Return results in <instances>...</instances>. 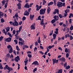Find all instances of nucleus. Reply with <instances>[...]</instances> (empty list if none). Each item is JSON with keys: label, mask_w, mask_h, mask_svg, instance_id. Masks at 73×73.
Returning a JSON list of instances; mask_svg holds the SVG:
<instances>
[{"label": "nucleus", "mask_w": 73, "mask_h": 73, "mask_svg": "<svg viewBox=\"0 0 73 73\" xmlns=\"http://www.w3.org/2000/svg\"><path fill=\"white\" fill-rule=\"evenodd\" d=\"M53 18L54 19H52L51 21V23L52 24L54 23L56 21H57L58 20L59 17L58 16L55 15V16H53Z\"/></svg>", "instance_id": "f257e3e1"}, {"label": "nucleus", "mask_w": 73, "mask_h": 73, "mask_svg": "<svg viewBox=\"0 0 73 73\" xmlns=\"http://www.w3.org/2000/svg\"><path fill=\"white\" fill-rule=\"evenodd\" d=\"M46 9L44 8V9H41L40 10V14L41 15H44L45 13Z\"/></svg>", "instance_id": "f03ea898"}, {"label": "nucleus", "mask_w": 73, "mask_h": 73, "mask_svg": "<svg viewBox=\"0 0 73 73\" xmlns=\"http://www.w3.org/2000/svg\"><path fill=\"white\" fill-rule=\"evenodd\" d=\"M19 45H20L21 44V45H23V43L24 42V41L22 38H19Z\"/></svg>", "instance_id": "7ed1b4c3"}, {"label": "nucleus", "mask_w": 73, "mask_h": 73, "mask_svg": "<svg viewBox=\"0 0 73 73\" xmlns=\"http://www.w3.org/2000/svg\"><path fill=\"white\" fill-rule=\"evenodd\" d=\"M12 40V38L11 37H8L7 38H5V39L4 41L8 42H9L11 41Z\"/></svg>", "instance_id": "20e7f679"}, {"label": "nucleus", "mask_w": 73, "mask_h": 73, "mask_svg": "<svg viewBox=\"0 0 73 73\" xmlns=\"http://www.w3.org/2000/svg\"><path fill=\"white\" fill-rule=\"evenodd\" d=\"M14 22L13 23V26H17L19 25V23L17 22L16 19L14 20Z\"/></svg>", "instance_id": "39448f33"}, {"label": "nucleus", "mask_w": 73, "mask_h": 73, "mask_svg": "<svg viewBox=\"0 0 73 73\" xmlns=\"http://www.w3.org/2000/svg\"><path fill=\"white\" fill-rule=\"evenodd\" d=\"M32 65H34L35 66H39V63L38 62V61H35L34 62H33L32 64Z\"/></svg>", "instance_id": "423d86ee"}, {"label": "nucleus", "mask_w": 73, "mask_h": 73, "mask_svg": "<svg viewBox=\"0 0 73 73\" xmlns=\"http://www.w3.org/2000/svg\"><path fill=\"white\" fill-rule=\"evenodd\" d=\"M6 69H7L9 71H10L11 70H13V68L11 67H9L8 65H6Z\"/></svg>", "instance_id": "0eeeda50"}, {"label": "nucleus", "mask_w": 73, "mask_h": 73, "mask_svg": "<svg viewBox=\"0 0 73 73\" xmlns=\"http://www.w3.org/2000/svg\"><path fill=\"white\" fill-rule=\"evenodd\" d=\"M59 9H56L54 10V11L53 12V14L54 15L56 13H57L58 15L59 14Z\"/></svg>", "instance_id": "6e6552de"}, {"label": "nucleus", "mask_w": 73, "mask_h": 73, "mask_svg": "<svg viewBox=\"0 0 73 73\" xmlns=\"http://www.w3.org/2000/svg\"><path fill=\"white\" fill-rule=\"evenodd\" d=\"M57 6L58 8L61 7V5H62V3L61 2H59L57 3Z\"/></svg>", "instance_id": "1a4fd4ad"}, {"label": "nucleus", "mask_w": 73, "mask_h": 73, "mask_svg": "<svg viewBox=\"0 0 73 73\" xmlns=\"http://www.w3.org/2000/svg\"><path fill=\"white\" fill-rule=\"evenodd\" d=\"M15 60L16 62H19V60H20V58H19V56H17L15 58Z\"/></svg>", "instance_id": "9d476101"}, {"label": "nucleus", "mask_w": 73, "mask_h": 73, "mask_svg": "<svg viewBox=\"0 0 73 73\" xmlns=\"http://www.w3.org/2000/svg\"><path fill=\"white\" fill-rule=\"evenodd\" d=\"M29 15V13L27 11H26L24 13V15L25 16H28Z\"/></svg>", "instance_id": "9b49d317"}, {"label": "nucleus", "mask_w": 73, "mask_h": 73, "mask_svg": "<svg viewBox=\"0 0 73 73\" xmlns=\"http://www.w3.org/2000/svg\"><path fill=\"white\" fill-rule=\"evenodd\" d=\"M24 7L26 8H30V5L28 3H26Z\"/></svg>", "instance_id": "f8f14e48"}, {"label": "nucleus", "mask_w": 73, "mask_h": 73, "mask_svg": "<svg viewBox=\"0 0 73 73\" xmlns=\"http://www.w3.org/2000/svg\"><path fill=\"white\" fill-rule=\"evenodd\" d=\"M59 60L64 62H65L66 61L65 58L64 57H62V58H60Z\"/></svg>", "instance_id": "ddd939ff"}, {"label": "nucleus", "mask_w": 73, "mask_h": 73, "mask_svg": "<svg viewBox=\"0 0 73 73\" xmlns=\"http://www.w3.org/2000/svg\"><path fill=\"white\" fill-rule=\"evenodd\" d=\"M34 15H31V14L29 16L30 19L31 20H33L34 18Z\"/></svg>", "instance_id": "4468645a"}, {"label": "nucleus", "mask_w": 73, "mask_h": 73, "mask_svg": "<svg viewBox=\"0 0 73 73\" xmlns=\"http://www.w3.org/2000/svg\"><path fill=\"white\" fill-rule=\"evenodd\" d=\"M70 49L69 48L68 49V48H66V49L65 50V52L66 53H67L68 52V54H70Z\"/></svg>", "instance_id": "2eb2a0df"}, {"label": "nucleus", "mask_w": 73, "mask_h": 73, "mask_svg": "<svg viewBox=\"0 0 73 73\" xmlns=\"http://www.w3.org/2000/svg\"><path fill=\"white\" fill-rule=\"evenodd\" d=\"M4 16V14L2 12H0V19L2 18Z\"/></svg>", "instance_id": "dca6fc26"}, {"label": "nucleus", "mask_w": 73, "mask_h": 73, "mask_svg": "<svg viewBox=\"0 0 73 73\" xmlns=\"http://www.w3.org/2000/svg\"><path fill=\"white\" fill-rule=\"evenodd\" d=\"M50 11H51V9L50 7H48V8L47 9V13L48 14L49 12H50Z\"/></svg>", "instance_id": "f3484780"}, {"label": "nucleus", "mask_w": 73, "mask_h": 73, "mask_svg": "<svg viewBox=\"0 0 73 73\" xmlns=\"http://www.w3.org/2000/svg\"><path fill=\"white\" fill-rule=\"evenodd\" d=\"M5 29L6 30L7 33H8L9 31L10 28L9 27H8L5 28Z\"/></svg>", "instance_id": "a211bd4d"}, {"label": "nucleus", "mask_w": 73, "mask_h": 73, "mask_svg": "<svg viewBox=\"0 0 73 73\" xmlns=\"http://www.w3.org/2000/svg\"><path fill=\"white\" fill-rule=\"evenodd\" d=\"M54 2H50L49 3H48V4H47V5H48V6H50V5H52L53 4Z\"/></svg>", "instance_id": "6ab92c4d"}, {"label": "nucleus", "mask_w": 73, "mask_h": 73, "mask_svg": "<svg viewBox=\"0 0 73 73\" xmlns=\"http://www.w3.org/2000/svg\"><path fill=\"white\" fill-rule=\"evenodd\" d=\"M57 36V35L56 34H54L53 35V39L55 40L56 39V37Z\"/></svg>", "instance_id": "aec40b11"}, {"label": "nucleus", "mask_w": 73, "mask_h": 73, "mask_svg": "<svg viewBox=\"0 0 73 73\" xmlns=\"http://www.w3.org/2000/svg\"><path fill=\"white\" fill-rule=\"evenodd\" d=\"M58 28L56 29V31H55L54 32V33H55L56 34H58Z\"/></svg>", "instance_id": "412c9836"}, {"label": "nucleus", "mask_w": 73, "mask_h": 73, "mask_svg": "<svg viewBox=\"0 0 73 73\" xmlns=\"http://www.w3.org/2000/svg\"><path fill=\"white\" fill-rule=\"evenodd\" d=\"M31 30H35V27L34 26H33V25H31Z\"/></svg>", "instance_id": "4be33fe9"}, {"label": "nucleus", "mask_w": 73, "mask_h": 73, "mask_svg": "<svg viewBox=\"0 0 73 73\" xmlns=\"http://www.w3.org/2000/svg\"><path fill=\"white\" fill-rule=\"evenodd\" d=\"M54 61L56 64L58 62V60H56V59H54Z\"/></svg>", "instance_id": "5701e85b"}, {"label": "nucleus", "mask_w": 73, "mask_h": 73, "mask_svg": "<svg viewBox=\"0 0 73 73\" xmlns=\"http://www.w3.org/2000/svg\"><path fill=\"white\" fill-rule=\"evenodd\" d=\"M69 12V9H66L65 11H64V12L66 13V14H67Z\"/></svg>", "instance_id": "b1692460"}, {"label": "nucleus", "mask_w": 73, "mask_h": 73, "mask_svg": "<svg viewBox=\"0 0 73 73\" xmlns=\"http://www.w3.org/2000/svg\"><path fill=\"white\" fill-rule=\"evenodd\" d=\"M1 23H3L5 22V21L3 18H1Z\"/></svg>", "instance_id": "393cba45"}, {"label": "nucleus", "mask_w": 73, "mask_h": 73, "mask_svg": "<svg viewBox=\"0 0 73 73\" xmlns=\"http://www.w3.org/2000/svg\"><path fill=\"white\" fill-rule=\"evenodd\" d=\"M70 35H69V34H67V35H65V38H66L67 37H69Z\"/></svg>", "instance_id": "a878e982"}, {"label": "nucleus", "mask_w": 73, "mask_h": 73, "mask_svg": "<svg viewBox=\"0 0 73 73\" xmlns=\"http://www.w3.org/2000/svg\"><path fill=\"white\" fill-rule=\"evenodd\" d=\"M53 30H52L50 31V33L49 35L51 36L53 34Z\"/></svg>", "instance_id": "bb28decb"}, {"label": "nucleus", "mask_w": 73, "mask_h": 73, "mask_svg": "<svg viewBox=\"0 0 73 73\" xmlns=\"http://www.w3.org/2000/svg\"><path fill=\"white\" fill-rule=\"evenodd\" d=\"M54 46V45H52V46H49L48 47V48L49 49H50L51 48H52Z\"/></svg>", "instance_id": "cd10ccee"}, {"label": "nucleus", "mask_w": 73, "mask_h": 73, "mask_svg": "<svg viewBox=\"0 0 73 73\" xmlns=\"http://www.w3.org/2000/svg\"><path fill=\"white\" fill-rule=\"evenodd\" d=\"M62 69H60L58 70V73H62Z\"/></svg>", "instance_id": "c85d7f7f"}, {"label": "nucleus", "mask_w": 73, "mask_h": 73, "mask_svg": "<svg viewBox=\"0 0 73 73\" xmlns=\"http://www.w3.org/2000/svg\"><path fill=\"white\" fill-rule=\"evenodd\" d=\"M13 50L12 49V47H11L10 50L9 51V53H12L13 52Z\"/></svg>", "instance_id": "c756f323"}, {"label": "nucleus", "mask_w": 73, "mask_h": 73, "mask_svg": "<svg viewBox=\"0 0 73 73\" xmlns=\"http://www.w3.org/2000/svg\"><path fill=\"white\" fill-rule=\"evenodd\" d=\"M15 16V17H17V19H18V17H19V16L18 15V13H16Z\"/></svg>", "instance_id": "7c9ffc66"}, {"label": "nucleus", "mask_w": 73, "mask_h": 73, "mask_svg": "<svg viewBox=\"0 0 73 73\" xmlns=\"http://www.w3.org/2000/svg\"><path fill=\"white\" fill-rule=\"evenodd\" d=\"M38 20H41V16H39L38 17V19H36V20L38 21Z\"/></svg>", "instance_id": "2f4dec72"}, {"label": "nucleus", "mask_w": 73, "mask_h": 73, "mask_svg": "<svg viewBox=\"0 0 73 73\" xmlns=\"http://www.w3.org/2000/svg\"><path fill=\"white\" fill-rule=\"evenodd\" d=\"M65 67H66L65 69L66 70H68V69H70V66L69 65L66 66Z\"/></svg>", "instance_id": "473e14b6"}, {"label": "nucleus", "mask_w": 73, "mask_h": 73, "mask_svg": "<svg viewBox=\"0 0 73 73\" xmlns=\"http://www.w3.org/2000/svg\"><path fill=\"white\" fill-rule=\"evenodd\" d=\"M53 1L54 2V4L55 6L56 5V4H57V3H56V1H57V0H53Z\"/></svg>", "instance_id": "72a5a7b5"}, {"label": "nucleus", "mask_w": 73, "mask_h": 73, "mask_svg": "<svg viewBox=\"0 0 73 73\" xmlns=\"http://www.w3.org/2000/svg\"><path fill=\"white\" fill-rule=\"evenodd\" d=\"M16 48L18 51H19L20 50V49L19 48V47L17 45L16 46Z\"/></svg>", "instance_id": "f704fd0d"}, {"label": "nucleus", "mask_w": 73, "mask_h": 73, "mask_svg": "<svg viewBox=\"0 0 73 73\" xmlns=\"http://www.w3.org/2000/svg\"><path fill=\"white\" fill-rule=\"evenodd\" d=\"M22 26H21L20 27H19V32H20L21 30L22 29Z\"/></svg>", "instance_id": "c9c22d12"}, {"label": "nucleus", "mask_w": 73, "mask_h": 73, "mask_svg": "<svg viewBox=\"0 0 73 73\" xmlns=\"http://www.w3.org/2000/svg\"><path fill=\"white\" fill-rule=\"evenodd\" d=\"M10 54L8 53V54H7L6 56V57L8 58V59L10 57Z\"/></svg>", "instance_id": "e433bc0d"}, {"label": "nucleus", "mask_w": 73, "mask_h": 73, "mask_svg": "<svg viewBox=\"0 0 73 73\" xmlns=\"http://www.w3.org/2000/svg\"><path fill=\"white\" fill-rule=\"evenodd\" d=\"M46 3V1L44 0V1H43V3H42V5H44Z\"/></svg>", "instance_id": "4c0bfd02"}, {"label": "nucleus", "mask_w": 73, "mask_h": 73, "mask_svg": "<svg viewBox=\"0 0 73 73\" xmlns=\"http://www.w3.org/2000/svg\"><path fill=\"white\" fill-rule=\"evenodd\" d=\"M37 68H34V70L33 71V72H36V70H37Z\"/></svg>", "instance_id": "58836bf2"}, {"label": "nucleus", "mask_w": 73, "mask_h": 73, "mask_svg": "<svg viewBox=\"0 0 73 73\" xmlns=\"http://www.w3.org/2000/svg\"><path fill=\"white\" fill-rule=\"evenodd\" d=\"M69 37H70V40H72L73 39V37L72 35H70Z\"/></svg>", "instance_id": "ea45409f"}, {"label": "nucleus", "mask_w": 73, "mask_h": 73, "mask_svg": "<svg viewBox=\"0 0 73 73\" xmlns=\"http://www.w3.org/2000/svg\"><path fill=\"white\" fill-rule=\"evenodd\" d=\"M27 56L29 58H32V55L31 54H28Z\"/></svg>", "instance_id": "a19ab883"}, {"label": "nucleus", "mask_w": 73, "mask_h": 73, "mask_svg": "<svg viewBox=\"0 0 73 73\" xmlns=\"http://www.w3.org/2000/svg\"><path fill=\"white\" fill-rule=\"evenodd\" d=\"M11 46L10 45H8V46H7V48L8 49H9L11 48Z\"/></svg>", "instance_id": "79ce46f5"}, {"label": "nucleus", "mask_w": 73, "mask_h": 73, "mask_svg": "<svg viewBox=\"0 0 73 73\" xmlns=\"http://www.w3.org/2000/svg\"><path fill=\"white\" fill-rule=\"evenodd\" d=\"M72 13H70V15L69 17V18H70L72 17Z\"/></svg>", "instance_id": "37998d69"}, {"label": "nucleus", "mask_w": 73, "mask_h": 73, "mask_svg": "<svg viewBox=\"0 0 73 73\" xmlns=\"http://www.w3.org/2000/svg\"><path fill=\"white\" fill-rule=\"evenodd\" d=\"M3 31L4 32V33L5 35H7V33L6 32H5V29H3Z\"/></svg>", "instance_id": "c03bdc74"}, {"label": "nucleus", "mask_w": 73, "mask_h": 73, "mask_svg": "<svg viewBox=\"0 0 73 73\" xmlns=\"http://www.w3.org/2000/svg\"><path fill=\"white\" fill-rule=\"evenodd\" d=\"M3 38V37L1 36V37H0V41H1L2 40Z\"/></svg>", "instance_id": "a18cd8bd"}, {"label": "nucleus", "mask_w": 73, "mask_h": 73, "mask_svg": "<svg viewBox=\"0 0 73 73\" xmlns=\"http://www.w3.org/2000/svg\"><path fill=\"white\" fill-rule=\"evenodd\" d=\"M65 3H63L62 5H61V7H62V6H63L64 7H65Z\"/></svg>", "instance_id": "49530a36"}, {"label": "nucleus", "mask_w": 73, "mask_h": 73, "mask_svg": "<svg viewBox=\"0 0 73 73\" xmlns=\"http://www.w3.org/2000/svg\"><path fill=\"white\" fill-rule=\"evenodd\" d=\"M58 15L60 18H62V14H59Z\"/></svg>", "instance_id": "de8ad7c7"}, {"label": "nucleus", "mask_w": 73, "mask_h": 73, "mask_svg": "<svg viewBox=\"0 0 73 73\" xmlns=\"http://www.w3.org/2000/svg\"><path fill=\"white\" fill-rule=\"evenodd\" d=\"M8 3V2L6 3L5 5V6H4V7L5 8H7V4Z\"/></svg>", "instance_id": "09e8293b"}, {"label": "nucleus", "mask_w": 73, "mask_h": 73, "mask_svg": "<svg viewBox=\"0 0 73 73\" xmlns=\"http://www.w3.org/2000/svg\"><path fill=\"white\" fill-rule=\"evenodd\" d=\"M26 17L25 16H24L23 17L22 20L23 21H25L26 20Z\"/></svg>", "instance_id": "8fccbe9b"}, {"label": "nucleus", "mask_w": 73, "mask_h": 73, "mask_svg": "<svg viewBox=\"0 0 73 73\" xmlns=\"http://www.w3.org/2000/svg\"><path fill=\"white\" fill-rule=\"evenodd\" d=\"M14 42H15V44H17V40L16 39H15L14 40Z\"/></svg>", "instance_id": "3c124183"}, {"label": "nucleus", "mask_w": 73, "mask_h": 73, "mask_svg": "<svg viewBox=\"0 0 73 73\" xmlns=\"http://www.w3.org/2000/svg\"><path fill=\"white\" fill-rule=\"evenodd\" d=\"M67 63L66 62V63L64 64V68H65L66 66H67Z\"/></svg>", "instance_id": "603ef678"}, {"label": "nucleus", "mask_w": 73, "mask_h": 73, "mask_svg": "<svg viewBox=\"0 0 73 73\" xmlns=\"http://www.w3.org/2000/svg\"><path fill=\"white\" fill-rule=\"evenodd\" d=\"M40 24L41 25L43 26V25H45V23H44V22H41Z\"/></svg>", "instance_id": "864d4df0"}, {"label": "nucleus", "mask_w": 73, "mask_h": 73, "mask_svg": "<svg viewBox=\"0 0 73 73\" xmlns=\"http://www.w3.org/2000/svg\"><path fill=\"white\" fill-rule=\"evenodd\" d=\"M13 52V53L15 55H17L16 52L15 50H14Z\"/></svg>", "instance_id": "5fc2aeb1"}, {"label": "nucleus", "mask_w": 73, "mask_h": 73, "mask_svg": "<svg viewBox=\"0 0 73 73\" xmlns=\"http://www.w3.org/2000/svg\"><path fill=\"white\" fill-rule=\"evenodd\" d=\"M70 30L71 31H72L73 29V26H71L70 28Z\"/></svg>", "instance_id": "6e6d98bb"}, {"label": "nucleus", "mask_w": 73, "mask_h": 73, "mask_svg": "<svg viewBox=\"0 0 73 73\" xmlns=\"http://www.w3.org/2000/svg\"><path fill=\"white\" fill-rule=\"evenodd\" d=\"M0 69H3V68L2 67V65L1 63H0Z\"/></svg>", "instance_id": "4d7b16f0"}, {"label": "nucleus", "mask_w": 73, "mask_h": 73, "mask_svg": "<svg viewBox=\"0 0 73 73\" xmlns=\"http://www.w3.org/2000/svg\"><path fill=\"white\" fill-rule=\"evenodd\" d=\"M69 56V54H68V53H66V58H68V56Z\"/></svg>", "instance_id": "13d9d810"}, {"label": "nucleus", "mask_w": 73, "mask_h": 73, "mask_svg": "<svg viewBox=\"0 0 73 73\" xmlns=\"http://www.w3.org/2000/svg\"><path fill=\"white\" fill-rule=\"evenodd\" d=\"M5 1H1V3H2L3 5H5Z\"/></svg>", "instance_id": "bf43d9fd"}, {"label": "nucleus", "mask_w": 73, "mask_h": 73, "mask_svg": "<svg viewBox=\"0 0 73 73\" xmlns=\"http://www.w3.org/2000/svg\"><path fill=\"white\" fill-rule=\"evenodd\" d=\"M64 38H65V36H64L62 37V38H61V39H62V40H64Z\"/></svg>", "instance_id": "052dcab7"}, {"label": "nucleus", "mask_w": 73, "mask_h": 73, "mask_svg": "<svg viewBox=\"0 0 73 73\" xmlns=\"http://www.w3.org/2000/svg\"><path fill=\"white\" fill-rule=\"evenodd\" d=\"M61 39V38H60L59 37H58V42H59L60 41Z\"/></svg>", "instance_id": "680f3d73"}, {"label": "nucleus", "mask_w": 73, "mask_h": 73, "mask_svg": "<svg viewBox=\"0 0 73 73\" xmlns=\"http://www.w3.org/2000/svg\"><path fill=\"white\" fill-rule=\"evenodd\" d=\"M13 34H15L16 33V31L15 30H14L13 32Z\"/></svg>", "instance_id": "e2e57ef3"}, {"label": "nucleus", "mask_w": 73, "mask_h": 73, "mask_svg": "<svg viewBox=\"0 0 73 73\" xmlns=\"http://www.w3.org/2000/svg\"><path fill=\"white\" fill-rule=\"evenodd\" d=\"M40 48H41V49H42V50L44 49V48L42 46H40Z\"/></svg>", "instance_id": "0e129e2a"}, {"label": "nucleus", "mask_w": 73, "mask_h": 73, "mask_svg": "<svg viewBox=\"0 0 73 73\" xmlns=\"http://www.w3.org/2000/svg\"><path fill=\"white\" fill-rule=\"evenodd\" d=\"M9 11L10 12V13H12V9H8Z\"/></svg>", "instance_id": "69168bd1"}, {"label": "nucleus", "mask_w": 73, "mask_h": 73, "mask_svg": "<svg viewBox=\"0 0 73 73\" xmlns=\"http://www.w3.org/2000/svg\"><path fill=\"white\" fill-rule=\"evenodd\" d=\"M37 50V47H35V48H34V51L35 52V51H36Z\"/></svg>", "instance_id": "338daca9"}, {"label": "nucleus", "mask_w": 73, "mask_h": 73, "mask_svg": "<svg viewBox=\"0 0 73 73\" xmlns=\"http://www.w3.org/2000/svg\"><path fill=\"white\" fill-rule=\"evenodd\" d=\"M72 72H73V70H71L69 72L70 73H72Z\"/></svg>", "instance_id": "774afa93"}]
</instances>
